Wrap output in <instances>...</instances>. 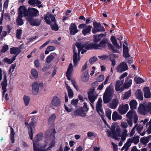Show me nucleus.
Returning a JSON list of instances; mask_svg holds the SVG:
<instances>
[{
	"label": "nucleus",
	"instance_id": "obj_57",
	"mask_svg": "<svg viewBox=\"0 0 151 151\" xmlns=\"http://www.w3.org/2000/svg\"><path fill=\"white\" fill-rule=\"evenodd\" d=\"M137 124H136L135 126L133 128L131 131V132L129 134V136L132 137L133 135L135 133V130L137 126Z\"/></svg>",
	"mask_w": 151,
	"mask_h": 151
},
{
	"label": "nucleus",
	"instance_id": "obj_23",
	"mask_svg": "<svg viewBox=\"0 0 151 151\" xmlns=\"http://www.w3.org/2000/svg\"><path fill=\"white\" fill-rule=\"evenodd\" d=\"M69 30L70 33L71 35H74L78 31L77 27L75 23H72L71 24Z\"/></svg>",
	"mask_w": 151,
	"mask_h": 151
},
{
	"label": "nucleus",
	"instance_id": "obj_37",
	"mask_svg": "<svg viewBox=\"0 0 151 151\" xmlns=\"http://www.w3.org/2000/svg\"><path fill=\"white\" fill-rule=\"evenodd\" d=\"M56 55L55 53H51L46 58V61L47 63H50L54 59V57Z\"/></svg>",
	"mask_w": 151,
	"mask_h": 151
},
{
	"label": "nucleus",
	"instance_id": "obj_4",
	"mask_svg": "<svg viewBox=\"0 0 151 151\" xmlns=\"http://www.w3.org/2000/svg\"><path fill=\"white\" fill-rule=\"evenodd\" d=\"M52 132L51 135H52L53 138L52 140H51L49 143L48 140L45 141V142L43 144L44 145H46V146L45 147V150L46 151H48L50 150L52 148L54 147L55 145V137L54 135L55 134V131L54 129H53L52 130Z\"/></svg>",
	"mask_w": 151,
	"mask_h": 151
},
{
	"label": "nucleus",
	"instance_id": "obj_59",
	"mask_svg": "<svg viewBox=\"0 0 151 151\" xmlns=\"http://www.w3.org/2000/svg\"><path fill=\"white\" fill-rule=\"evenodd\" d=\"M104 78V77L103 75H100L97 78V80L99 82H102V81Z\"/></svg>",
	"mask_w": 151,
	"mask_h": 151
},
{
	"label": "nucleus",
	"instance_id": "obj_16",
	"mask_svg": "<svg viewBox=\"0 0 151 151\" xmlns=\"http://www.w3.org/2000/svg\"><path fill=\"white\" fill-rule=\"evenodd\" d=\"M35 126L36 125L34 122V119L33 118H32L31 121L29 123V127H28V133L30 138L31 140H32V137L33 134L32 127H35Z\"/></svg>",
	"mask_w": 151,
	"mask_h": 151
},
{
	"label": "nucleus",
	"instance_id": "obj_40",
	"mask_svg": "<svg viewBox=\"0 0 151 151\" xmlns=\"http://www.w3.org/2000/svg\"><path fill=\"white\" fill-rule=\"evenodd\" d=\"M131 109L132 110L135 109L137 107V103L135 100H132L129 103Z\"/></svg>",
	"mask_w": 151,
	"mask_h": 151
},
{
	"label": "nucleus",
	"instance_id": "obj_20",
	"mask_svg": "<svg viewBox=\"0 0 151 151\" xmlns=\"http://www.w3.org/2000/svg\"><path fill=\"white\" fill-rule=\"evenodd\" d=\"M129 109L128 104L121 105L119 107L118 110L119 112L121 114H124Z\"/></svg>",
	"mask_w": 151,
	"mask_h": 151
},
{
	"label": "nucleus",
	"instance_id": "obj_2",
	"mask_svg": "<svg viewBox=\"0 0 151 151\" xmlns=\"http://www.w3.org/2000/svg\"><path fill=\"white\" fill-rule=\"evenodd\" d=\"M76 46L78 49V53L77 52L75 47L73 48L74 54L73 58V62L74 66L76 67L78 65V63L79 62L81 57L79 56L80 52L81 51V53L83 54L85 52L86 50H84V48H86V45L83 42H77L76 44Z\"/></svg>",
	"mask_w": 151,
	"mask_h": 151
},
{
	"label": "nucleus",
	"instance_id": "obj_58",
	"mask_svg": "<svg viewBox=\"0 0 151 151\" xmlns=\"http://www.w3.org/2000/svg\"><path fill=\"white\" fill-rule=\"evenodd\" d=\"M128 75V73L127 72L124 73H123L119 77V81H123V82H124V78L126 77Z\"/></svg>",
	"mask_w": 151,
	"mask_h": 151
},
{
	"label": "nucleus",
	"instance_id": "obj_33",
	"mask_svg": "<svg viewBox=\"0 0 151 151\" xmlns=\"http://www.w3.org/2000/svg\"><path fill=\"white\" fill-rule=\"evenodd\" d=\"M92 28V27L91 26H87L86 27L82 30V32L84 36L90 34Z\"/></svg>",
	"mask_w": 151,
	"mask_h": 151
},
{
	"label": "nucleus",
	"instance_id": "obj_39",
	"mask_svg": "<svg viewBox=\"0 0 151 151\" xmlns=\"http://www.w3.org/2000/svg\"><path fill=\"white\" fill-rule=\"evenodd\" d=\"M123 55L124 57L125 58H128L129 57L128 48L124 45H123Z\"/></svg>",
	"mask_w": 151,
	"mask_h": 151
},
{
	"label": "nucleus",
	"instance_id": "obj_22",
	"mask_svg": "<svg viewBox=\"0 0 151 151\" xmlns=\"http://www.w3.org/2000/svg\"><path fill=\"white\" fill-rule=\"evenodd\" d=\"M138 111L140 114L145 115L148 112L147 106H145L142 104H140L138 108Z\"/></svg>",
	"mask_w": 151,
	"mask_h": 151
},
{
	"label": "nucleus",
	"instance_id": "obj_30",
	"mask_svg": "<svg viewBox=\"0 0 151 151\" xmlns=\"http://www.w3.org/2000/svg\"><path fill=\"white\" fill-rule=\"evenodd\" d=\"M132 84V80L128 77L126 78L123 87L125 88H128L131 86Z\"/></svg>",
	"mask_w": 151,
	"mask_h": 151
},
{
	"label": "nucleus",
	"instance_id": "obj_36",
	"mask_svg": "<svg viewBox=\"0 0 151 151\" xmlns=\"http://www.w3.org/2000/svg\"><path fill=\"white\" fill-rule=\"evenodd\" d=\"M43 134L42 133H40L37 134L35 137L34 140H33V143L34 142L35 143H38V142L41 140L42 139L43 137Z\"/></svg>",
	"mask_w": 151,
	"mask_h": 151
},
{
	"label": "nucleus",
	"instance_id": "obj_46",
	"mask_svg": "<svg viewBox=\"0 0 151 151\" xmlns=\"http://www.w3.org/2000/svg\"><path fill=\"white\" fill-rule=\"evenodd\" d=\"M109 46H110L111 47V49L112 50L113 52H117L120 53L121 52V47L120 48L118 49L117 47L116 48L113 46L111 44H108Z\"/></svg>",
	"mask_w": 151,
	"mask_h": 151
},
{
	"label": "nucleus",
	"instance_id": "obj_25",
	"mask_svg": "<svg viewBox=\"0 0 151 151\" xmlns=\"http://www.w3.org/2000/svg\"><path fill=\"white\" fill-rule=\"evenodd\" d=\"M51 103L53 106L55 107L59 106H60L61 104V102L59 98L56 96H54L53 97Z\"/></svg>",
	"mask_w": 151,
	"mask_h": 151
},
{
	"label": "nucleus",
	"instance_id": "obj_38",
	"mask_svg": "<svg viewBox=\"0 0 151 151\" xmlns=\"http://www.w3.org/2000/svg\"><path fill=\"white\" fill-rule=\"evenodd\" d=\"M11 134H10V140L12 143H14L15 139H14V136L15 134V133L14 130L12 128H10Z\"/></svg>",
	"mask_w": 151,
	"mask_h": 151
},
{
	"label": "nucleus",
	"instance_id": "obj_55",
	"mask_svg": "<svg viewBox=\"0 0 151 151\" xmlns=\"http://www.w3.org/2000/svg\"><path fill=\"white\" fill-rule=\"evenodd\" d=\"M97 58L95 56L91 58L89 60V62L91 64H93L95 62L97 61Z\"/></svg>",
	"mask_w": 151,
	"mask_h": 151
},
{
	"label": "nucleus",
	"instance_id": "obj_17",
	"mask_svg": "<svg viewBox=\"0 0 151 151\" xmlns=\"http://www.w3.org/2000/svg\"><path fill=\"white\" fill-rule=\"evenodd\" d=\"M27 20L30 25L32 26H38L40 24V22L39 19L34 18L32 17L28 18L27 19Z\"/></svg>",
	"mask_w": 151,
	"mask_h": 151
},
{
	"label": "nucleus",
	"instance_id": "obj_11",
	"mask_svg": "<svg viewBox=\"0 0 151 151\" xmlns=\"http://www.w3.org/2000/svg\"><path fill=\"white\" fill-rule=\"evenodd\" d=\"M28 10H27L24 6H20L18 9V15L22 17L28 16Z\"/></svg>",
	"mask_w": 151,
	"mask_h": 151
},
{
	"label": "nucleus",
	"instance_id": "obj_51",
	"mask_svg": "<svg viewBox=\"0 0 151 151\" xmlns=\"http://www.w3.org/2000/svg\"><path fill=\"white\" fill-rule=\"evenodd\" d=\"M130 146L126 142L121 149L122 151H127L128 148Z\"/></svg>",
	"mask_w": 151,
	"mask_h": 151
},
{
	"label": "nucleus",
	"instance_id": "obj_50",
	"mask_svg": "<svg viewBox=\"0 0 151 151\" xmlns=\"http://www.w3.org/2000/svg\"><path fill=\"white\" fill-rule=\"evenodd\" d=\"M22 17L18 15V18L17 19V22L18 25H21L23 24V22L22 19Z\"/></svg>",
	"mask_w": 151,
	"mask_h": 151
},
{
	"label": "nucleus",
	"instance_id": "obj_42",
	"mask_svg": "<svg viewBox=\"0 0 151 151\" xmlns=\"http://www.w3.org/2000/svg\"><path fill=\"white\" fill-rule=\"evenodd\" d=\"M111 41L113 44L117 48L119 49L120 48V46L117 43L115 37L112 36L111 38Z\"/></svg>",
	"mask_w": 151,
	"mask_h": 151
},
{
	"label": "nucleus",
	"instance_id": "obj_52",
	"mask_svg": "<svg viewBox=\"0 0 151 151\" xmlns=\"http://www.w3.org/2000/svg\"><path fill=\"white\" fill-rule=\"evenodd\" d=\"M134 80L137 84H139L144 82L143 80L140 78H135Z\"/></svg>",
	"mask_w": 151,
	"mask_h": 151
},
{
	"label": "nucleus",
	"instance_id": "obj_63",
	"mask_svg": "<svg viewBox=\"0 0 151 151\" xmlns=\"http://www.w3.org/2000/svg\"><path fill=\"white\" fill-rule=\"evenodd\" d=\"M147 107L148 112L151 114V103H148L147 105Z\"/></svg>",
	"mask_w": 151,
	"mask_h": 151
},
{
	"label": "nucleus",
	"instance_id": "obj_12",
	"mask_svg": "<svg viewBox=\"0 0 151 151\" xmlns=\"http://www.w3.org/2000/svg\"><path fill=\"white\" fill-rule=\"evenodd\" d=\"M88 95L89 100L92 103H94L98 96V94L94 91V90L89 91Z\"/></svg>",
	"mask_w": 151,
	"mask_h": 151
},
{
	"label": "nucleus",
	"instance_id": "obj_24",
	"mask_svg": "<svg viewBox=\"0 0 151 151\" xmlns=\"http://www.w3.org/2000/svg\"><path fill=\"white\" fill-rule=\"evenodd\" d=\"M123 83V81H117L115 89L116 91H122L124 90L123 86H122Z\"/></svg>",
	"mask_w": 151,
	"mask_h": 151
},
{
	"label": "nucleus",
	"instance_id": "obj_48",
	"mask_svg": "<svg viewBox=\"0 0 151 151\" xmlns=\"http://www.w3.org/2000/svg\"><path fill=\"white\" fill-rule=\"evenodd\" d=\"M148 136L146 137H142L140 139V142L144 145H145L149 141Z\"/></svg>",
	"mask_w": 151,
	"mask_h": 151
},
{
	"label": "nucleus",
	"instance_id": "obj_10",
	"mask_svg": "<svg viewBox=\"0 0 151 151\" xmlns=\"http://www.w3.org/2000/svg\"><path fill=\"white\" fill-rule=\"evenodd\" d=\"M128 119H133V122L134 124L136 123L138 121V117L136 112L133 110L129 111L127 114L126 115Z\"/></svg>",
	"mask_w": 151,
	"mask_h": 151
},
{
	"label": "nucleus",
	"instance_id": "obj_7",
	"mask_svg": "<svg viewBox=\"0 0 151 151\" xmlns=\"http://www.w3.org/2000/svg\"><path fill=\"white\" fill-rule=\"evenodd\" d=\"M4 79L3 82L1 83V85L2 86V89L3 90V97L6 100H8L9 98L7 97L8 94L5 93L6 92V87L7 86V81L6 80V76L5 74L4 75Z\"/></svg>",
	"mask_w": 151,
	"mask_h": 151
},
{
	"label": "nucleus",
	"instance_id": "obj_43",
	"mask_svg": "<svg viewBox=\"0 0 151 151\" xmlns=\"http://www.w3.org/2000/svg\"><path fill=\"white\" fill-rule=\"evenodd\" d=\"M31 76L34 78H37L38 77V73L37 70L35 68L32 69L31 71Z\"/></svg>",
	"mask_w": 151,
	"mask_h": 151
},
{
	"label": "nucleus",
	"instance_id": "obj_15",
	"mask_svg": "<svg viewBox=\"0 0 151 151\" xmlns=\"http://www.w3.org/2000/svg\"><path fill=\"white\" fill-rule=\"evenodd\" d=\"M11 53L14 55L11 60L10 59V64L15 60L16 57L20 52V51L19 48L17 47H13L10 49Z\"/></svg>",
	"mask_w": 151,
	"mask_h": 151
},
{
	"label": "nucleus",
	"instance_id": "obj_35",
	"mask_svg": "<svg viewBox=\"0 0 151 151\" xmlns=\"http://www.w3.org/2000/svg\"><path fill=\"white\" fill-rule=\"evenodd\" d=\"M135 94L137 98L141 100L143 99V94L140 90L138 89L136 91Z\"/></svg>",
	"mask_w": 151,
	"mask_h": 151
},
{
	"label": "nucleus",
	"instance_id": "obj_3",
	"mask_svg": "<svg viewBox=\"0 0 151 151\" xmlns=\"http://www.w3.org/2000/svg\"><path fill=\"white\" fill-rule=\"evenodd\" d=\"M114 92L113 86L111 83L106 88L103 94V101L104 103H107L111 100Z\"/></svg>",
	"mask_w": 151,
	"mask_h": 151
},
{
	"label": "nucleus",
	"instance_id": "obj_28",
	"mask_svg": "<svg viewBox=\"0 0 151 151\" xmlns=\"http://www.w3.org/2000/svg\"><path fill=\"white\" fill-rule=\"evenodd\" d=\"M88 70H87L82 74L81 79V80L83 82H86L88 81L89 76L88 74Z\"/></svg>",
	"mask_w": 151,
	"mask_h": 151
},
{
	"label": "nucleus",
	"instance_id": "obj_47",
	"mask_svg": "<svg viewBox=\"0 0 151 151\" xmlns=\"http://www.w3.org/2000/svg\"><path fill=\"white\" fill-rule=\"evenodd\" d=\"M55 47L54 46H50L48 47L46 49V50L45 51V53L47 55L50 52L55 50Z\"/></svg>",
	"mask_w": 151,
	"mask_h": 151
},
{
	"label": "nucleus",
	"instance_id": "obj_60",
	"mask_svg": "<svg viewBox=\"0 0 151 151\" xmlns=\"http://www.w3.org/2000/svg\"><path fill=\"white\" fill-rule=\"evenodd\" d=\"M56 118V116L54 114H52L49 118V121H53L55 120Z\"/></svg>",
	"mask_w": 151,
	"mask_h": 151
},
{
	"label": "nucleus",
	"instance_id": "obj_6",
	"mask_svg": "<svg viewBox=\"0 0 151 151\" xmlns=\"http://www.w3.org/2000/svg\"><path fill=\"white\" fill-rule=\"evenodd\" d=\"M108 42V40L106 39L102 40L99 43V44L93 43L91 45L92 47L95 49H101L105 47Z\"/></svg>",
	"mask_w": 151,
	"mask_h": 151
},
{
	"label": "nucleus",
	"instance_id": "obj_29",
	"mask_svg": "<svg viewBox=\"0 0 151 151\" xmlns=\"http://www.w3.org/2000/svg\"><path fill=\"white\" fill-rule=\"evenodd\" d=\"M106 36V34H100L98 35H95L93 36V41L96 42L99 41L103 37Z\"/></svg>",
	"mask_w": 151,
	"mask_h": 151
},
{
	"label": "nucleus",
	"instance_id": "obj_13",
	"mask_svg": "<svg viewBox=\"0 0 151 151\" xmlns=\"http://www.w3.org/2000/svg\"><path fill=\"white\" fill-rule=\"evenodd\" d=\"M44 19L46 23L49 24H51L56 20L55 15L54 16L50 13H48L45 16Z\"/></svg>",
	"mask_w": 151,
	"mask_h": 151
},
{
	"label": "nucleus",
	"instance_id": "obj_9",
	"mask_svg": "<svg viewBox=\"0 0 151 151\" xmlns=\"http://www.w3.org/2000/svg\"><path fill=\"white\" fill-rule=\"evenodd\" d=\"M43 86L42 83H38L37 82H34L32 86V91L33 94L35 95H37L39 92V88H42Z\"/></svg>",
	"mask_w": 151,
	"mask_h": 151
},
{
	"label": "nucleus",
	"instance_id": "obj_34",
	"mask_svg": "<svg viewBox=\"0 0 151 151\" xmlns=\"http://www.w3.org/2000/svg\"><path fill=\"white\" fill-rule=\"evenodd\" d=\"M66 88L67 90L69 97L70 98H72L73 97V90L68 85L65 83Z\"/></svg>",
	"mask_w": 151,
	"mask_h": 151
},
{
	"label": "nucleus",
	"instance_id": "obj_53",
	"mask_svg": "<svg viewBox=\"0 0 151 151\" xmlns=\"http://www.w3.org/2000/svg\"><path fill=\"white\" fill-rule=\"evenodd\" d=\"M22 30L21 29H17L16 34V36L17 37L20 39H21V37L22 34Z\"/></svg>",
	"mask_w": 151,
	"mask_h": 151
},
{
	"label": "nucleus",
	"instance_id": "obj_54",
	"mask_svg": "<svg viewBox=\"0 0 151 151\" xmlns=\"http://www.w3.org/2000/svg\"><path fill=\"white\" fill-rule=\"evenodd\" d=\"M131 92L130 91H129L126 92L124 95L123 98L124 99H126L129 98L131 96Z\"/></svg>",
	"mask_w": 151,
	"mask_h": 151
},
{
	"label": "nucleus",
	"instance_id": "obj_41",
	"mask_svg": "<svg viewBox=\"0 0 151 151\" xmlns=\"http://www.w3.org/2000/svg\"><path fill=\"white\" fill-rule=\"evenodd\" d=\"M28 3L31 5H36L41 4V2L38 0H29Z\"/></svg>",
	"mask_w": 151,
	"mask_h": 151
},
{
	"label": "nucleus",
	"instance_id": "obj_44",
	"mask_svg": "<svg viewBox=\"0 0 151 151\" xmlns=\"http://www.w3.org/2000/svg\"><path fill=\"white\" fill-rule=\"evenodd\" d=\"M30 98L29 96L24 95L23 97V100L26 106H27L29 103Z\"/></svg>",
	"mask_w": 151,
	"mask_h": 151
},
{
	"label": "nucleus",
	"instance_id": "obj_27",
	"mask_svg": "<svg viewBox=\"0 0 151 151\" xmlns=\"http://www.w3.org/2000/svg\"><path fill=\"white\" fill-rule=\"evenodd\" d=\"M73 70V65L72 63H70L69 65L67 72L66 73V76L68 80H70V79Z\"/></svg>",
	"mask_w": 151,
	"mask_h": 151
},
{
	"label": "nucleus",
	"instance_id": "obj_31",
	"mask_svg": "<svg viewBox=\"0 0 151 151\" xmlns=\"http://www.w3.org/2000/svg\"><path fill=\"white\" fill-rule=\"evenodd\" d=\"M144 91V96L147 98H149L151 97V93L150 92L149 87H146L143 89Z\"/></svg>",
	"mask_w": 151,
	"mask_h": 151
},
{
	"label": "nucleus",
	"instance_id": "obj_1",
	"mask_svg": "<svg viewBox=\"0 0 151 151\" xmlns=\"http://www.w3.org/2000/svg\"><path fill=\"white\" fill-rule=\"evenodd\" d=\"M121 126L123 128L122 132L120 127L117 124H112L110 128V130H106V132L108 136L116 140H119L121 138V140L124 141L128 135V131L126 128L128 127V125L126 122H123L121 123Z\"/></svg>",
	"mask_w": 151,
	"mask_h": 151
},
{
	"label": "nucleus",
	"instance_id": "obj_26",
	"mask_svg": "<svg viewBox=\"0 0 151 151\" xmlns=\"http://www.w3.org/2000/svg\"><path fill=\"white\" fill-rule=\"evenodd\" d=\"M119 101L117 99H114L109 104L108 106L112 109H115L118 106Z\"/></svg>",
	"mask_w": 151,
	"mask_h": 151
},
{
	"label": "nucleus",
	"instance_id": "obj_49",
	"mask_svg": "<svg viewBox=\"0 0 151 151\" xmlns=\"http://www.w3.org/2000/svg\"><path fill=\"white\" fill-rule=\"evenodd\" d=\"M106 114L107 117L110 120L111 119V111L109 109H107L106 111Z\"/></svg>",
	"mask_w": 151,
	"mask_h": 151
},
{
	"label": "nucleus",
	"instance_id": "obj_5",
	"mask_svg": "<svg viewBox=\"0 0 151 151\" xmlns=\"http://www.w3.org/2000/svg\"><path fill=\"white\" fill-rule=\"evenodd\" d=\"M93 28L92 30V32L93 34H96L98 32H103L105 30V29L103 27L101 26V24L96 22L93 23Z\"/></svg>",
	"mask_w": 151,
	"mask_h": 151
},
{
	"label": "nucleus",
	"instance_id": "obj_56",
	"mask_svg": "<svg viewBox=\"0 0 151 151\" xmlns=\"http://www.w3.org/2000/svg\"><path fill=\"white\" fill-rule=\"evenodd\" d=\"M115 55L114 54H112L111 55L110 60L112 62V65L114 66L116 63V61L114 60V59H112L111 58L112 57H115Z\"/></svg>",
	"mask_w": 151,
	"mask_h": 151
},
{
	"label": "nucleus",
	"instance_id": "obj_62",
	"mask_svg": "<svg viewBox=\"0 0 151 151\" xmlns=\"http://www.w3.org/2000/svg\"><path fill=\"white\" fill-rule=\"evenodd\" d=\"M127 122L130 127H131L132 126L133 124L132 119L127 118Z\"/></svg>",
	"mask_w": 151,
	"mask_h": 151
},
{
	"label": "nucleus",
	"instance_id": "obj_64",
	"mask_svg": "<svg viewBox=\"0 0 151 151\" xmlns=\"http://www.w3.org/2000/svg\"><path fill=\"white\" fill-rule=\"evenodd\" d=\"M95 133L92 132H90L87 133V135L89 137L95 136Z\"/></svg>",
	"mask_w": 151,
	"mask_h": 151
},
{
	"label": "nucleus",
	"instance_id": "obj_32",
	"mask_svg": "<svg viewBox=\"0 0 151 151\" xmlns=\"http://www.w3.org/2000/svg\"><path fill=\"white\" fill-rule=\"evenodd\" d=\"M122 116L119 114L116 111H114L112 115V119L113 121H116L117 120L121 119Z\"/></svg>",
	"mask_w": 151,
	"mask_h": 151
},
{
	"label": "nucleus",
	"instance_id": "obj_21",
	"mask_svg": "<svg viewBox=\"0 0 151 151\" xmlns=\"http://www.w3.org/2000/svg\"><path fill=\"white\" fill-rule=\"evenodd\" d=\"M139 142V137L138 136H134L129 138L127 142L131 146L132 143L133 142L134 144H137Z\"/></svg>",
	"mask_w": 151,
	"mask_h": 151
},
{
	"label": "nucleus",
	"instance_id": "obj_45",
	"mask_svg": "<svg viewBox=\"0 0 151 151\" xmlns=\"http://www.w3.org/2000/svg\"><path fill=\"white\" fill-rule=\"evenodd\" d=\"M50 24V25L52 30L54 31H57L58 29V27L56 23V20L54 22H53V23H51V24Z\"/></svg>",
	"mask_w": 151,
	"mask_h": 151
},
{
	"label": "nucleus",
	"instance_id": "obj_8",
	"mask_svg": "<svg viewBox=\"0 0 151 151\" xmlns=\"http://www.w3.org/2000/svg\"><path fill=\"white\" fill-rule=\"evenodd\" d=\"M116 70L117 72L121 73L129 69L127 64L123 62L119 64L116 68Z\"/></svg>",
	"mask_w": 151,
	"mask_h": 151
},
{
	"label": "nucleus",
	"instance_id": "obj_18",
	"mask_svg": "<svg viewBox=\"0 0 151 151\" xmlns=\"http://www.w3.org/2000/svg\"><path fill=\"white\" fill-rule=\"evenodd\" d=\"M102 101L101 98H99L97 102L96 109L97 111L99 114H102L103 113V111L102 109Z\"/></svg>",
	"mask_w": 151,
	"mask_h": 151
},
{
	"label": "nucleus",
	"instance_id": "obj_61",
	"mask_svg": "<svg viewBox=\"0 0 151 151\" xmlns=\"http://www.w3.org/2000/svg\"><path fill=\"white\" fill-rule=\"evenodd\" d=\"M137 124V125L136 127L137 130L138 131V133H139L141 130L142 129L143 127L142 125H138Z\"/></svg>",
	"mask_w": 151,
	"mask_h": 151
},
{
	"label": "nucleus",
	"instance_id": "obj_19",
	"mask_svg": "<svg viewBox=\"0 0 151 151\" xmlns=\"http://www.w3.org/2000/svg\"><path fill=\"white\" fill-rule=\"evenodd\" d=\"M28 16L31 17H35L39 15L38 11L37 9L34 8H28Z\"/></svg>",
	"mask_w": 151,
	"mask_h": 151
},
{
	"label": "nucleus",
	"instance_id": "obj_14",
	"mask_svg": "<svg viewBox=\"0 0 151 151\" xmlns=\"http://www.w3.org/2000/svg\"><path fill=\"white\" fill-rule=\"evenodd\" d=\"M46 145H44L43 144H42L40 146L38 143L34 142L33 147L34 151H46L45 147Z\"/></svg>",
	"mask_w": 151,
	"mask_h": 151
}]
</instances>
